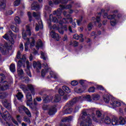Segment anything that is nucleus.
<instances>
[{
	"instance_id": "nucleus-1",
	"label": "nucleus",
	"mask_w": 126,
	"mask_h": 126,
	"mask_svg": "<svg viewBox=\"0 0 126 126\" xmlns=\"http://www.w3.org/2000/svg\"><path fill=\"white\" fill-rule=\"evenodd\" d=\"M89 112H91V109H84L83 110V115L81 117L79 118L78 122V124H80V126H93L92 125V120L90 117L92 118L93 121L97 122V118L94 113L93 112L91 115H88V116H86Z\"/></svg>"
},
{
	"instance_id": "nucleus-2",
	"label": "nucleus",
	"mask_w": 126,
	"mask_h": 126,
	"mask_svg": "<svg viewBox=\"0 0 126 126\" xmlns=\"http://www.w3.org/2000/svg\"><path fill=\"white\" fill-rule=\"evenodd\" d=\"M27 35H29V36H31V27H30V25H27L26 26V31H23L22 33V37L23 39L25 40H26L27 42L25 44V51L26 52H27L28 51V44L30 43V39L29 38H27L26 37Z\"/></svg>"
},
{
	"instance_id": "nucleus-3",
	"label": "nucleus",
	"mask_w": 126,
	"mask_h": 126,
	"mask_svg": "<svg viewBox=\"0 0 126 126\" xmlns=\"http://www.w3.org/2000/svg\"><path fill=\"white\" fill-rule=\"evenodd\" d=\"M54 22V23H59V24H66L67 21L64 18L62 19V16L60 17H56L52 14H51L49 16V20L48 21V23L49 25L51 24L50 22Z\"/></svg>"
},
{
	"instance_id": "nucleus-4",
	"label": "nucleus",
	"mask_w": 126,
	"mask_h": 126,
	"mask_svg": "<svg viewBox=\"0 0 126 126\" xmlns=\"http://www.w3.org/2000/svg\"><path fill=\"white\" fill-rule=\"evenodd\" d=\"M26 61V56L25 55H23L22 59L18 61L17 66V72L19 75H22L24 72L23 70L21 69V66H23L24 68H25V61Z\"/></svg>"
},
{
	"instance_id": "nucleus-5",
	"label": "nucleus",
	"mask_w": 126,
	"mask_h": 126,
	"mask_svg": "<svg viewBox=\"0 0 126 126\" xmlns=\"http://www.w3.org/2000/svg\"><path fill=\"white\" fill-rule=\"evenodd\" d=\"M40 14L39 12H37L36 13L33 12L32 14V16L37 19L38 23V24H36L35 26L36 31H39V29H40V28L41 29H43V23L42 22V20L40 18Z\"/></svg>"
},
{
	"instance_id": "nucleus-6",
	"label": "nucleus",
	"mask_w": 126,
	"mask_h": 126,
	"mask_svg": "<svg viewBox=\"0 0 126 126\" xmlns=\"http://www.w3.org/2000/svg\"><path fill=\"white\" fill-rule=\"evenodd\" d=\"M122 18V14H118V15L112 14L109 15L108 16V19H110V24L112 26H115L117 25L118 23V19Z\"/></svg>"
},
{
	"instance_id": "nucleus-7",
	"label": "nucleus",
	"mask_w": 126,
	"mask_h": 126,
	"mask_svg": "<svg viewBox=\"0 0 126 126\" xmlns=\"http://www.w3.org/2000/svg\"><path fill=\"white\" fill-rule=\"evenodd\" d=\"M2 37L5 40L9 41L11 44H13L15 43L13 37L16 38V34H14L11 31H9Z\"/></svg>"
},
{
	"instance_id": "nucleus-8",
	"label": "nucleus",
	"mask_w": 126,
	"mask_h": 126,
	"mask_svg": "<svg viewBox=\"0 0 126 126\" xmlns=\"http://www.w3.org/2000/svg\"><path fill=\"white\" fill-rule=\"evenodd\" d=\"M126 120L123 117H120L118 120V118L115 117L112 119V125L113 126H119V125H126Z\"/></svg>"
},
{
	"instance_id": "nucleus-9",
	"label": "nucleus",
	"mask_w": 126,
	"mask_h": 126,
	"mask_svg": "<svg viewBox=\"0 0 126 126\" xmlns=\"http://www.w3.org/2000/svg\"><path fill=\"white\" fill-rule=\"evenodd\" d=\"M42 66L44 68L41 70V76L44 77L47 73H48V72L49 71V69H50V68L49 67V66H48V64L46 62H44L42 64Z\"/></svg>"
},
{
	"instance_id": "nucleus-10",
	"label": "nucleus",
	"mask_w": 126,
	"mask_h": 126,
	"mask_svg": "<svg viewBox=\"0 0 126 126\" xmlns=\"http://www.w3.org/2000/svg\"><path fill=\"white\" fill-rule=\"evenodd\" d=\"M9 48V45L7 42H5L3 45L2 44H0V50L1 53L4 55L7 50H8Z\"/></svg>"
},
{
	"instance_id": "nucleus-11",
	"label": "nucleus",
	"mask_w": 126,
	"mask_h": 126,
	"mask_svg": "<svg viewBox=\"0 0 126 126\" xmlns=\"http://www.w3.org/2000/svg\"><path fill=\"white\" fill-rule=\"evenodd\" d=\"M23 111L26 113V115L28 116V117H31V113L29 111L28 108H26L24 106H22L19 107V113H23Z\"/></svg>"
},
{
	"instance_id": "nucleus-12",
	"label": "nucleus",
	"mask_w": 126,
	"mask_h": 126,
	"mask_svg": "<svg viewBox=\"0 0 126 126\" xmlns=\"http://www.w3.org/2000/svg\"><path fill=\"white\" fill-rule=\"evenodd\" d=\"M33 68L36 69L37 72H40L41 68H42V64L40 62H33Z\"/></svg>"
},
{
	"instance_id": "nucleus-13",
	"label": "nucleus",
	"mask_w": 126,
	"mask_h": 126,
	"mask_svg": "<svg viewBox=\"0 0 126 126\" xmlns=\"http://www.w3.org/2000/svg\"><path fill=\"white\" fill-rule=\"evenodd\" d=\"M110 105L112 108H117L120 107L121 102L117 100H112L110 102Z\"/></svg>"
},
{
	"instance_id": "nucleus-14",
	"label": "nucleus",
	"mask_w": 126,
	"mask_h": 126,
	"mask_svg": "<svg viewBox=\"0 0 126 126\" xmlns=\"http://www.w3.org/2000/svg\"><path fill=\"white\" fill-rule=\"evenodd\" d=\"M63 14L65 17H66V19L64 18L66 21H67L66 23H68V21H69V22H72V18H71L70 14H67V12L65 11L63 12Z\"/></svg>"
},
{
	"instance_id": "nucleus-15",
	"label": "nucleus",
	"mask_w": 126,
	"mask_h": 126,
	"mask_svg": "<svg viewBox=\"0 0 126 126\" xmlns=\"http://www.w3.org/2000/svg\"><path fill=\"white\" fill-rule=\"evenodd\" d=\"M56 113H57L56 106H52L49 108L48 111V115H49V116H54Z\"/></svg>"
},
{
	"instance_id": "nucleus-16",
	"label": "nucleus",
	"mask_w": 126,
	"mask_h": 126,
	"mask_svg": "<svg viewBox=\"0 0 126 126\" xmlns=\"http://www.w3.org/2000/svg\"><path fill=\"white\" fill-rule=\"evenodd\" d=\"M2 118L5 120V121H9L10 120V114L8 111H6L4 113L1 114Z\"/></svg>"
},
{
	"instance_id": "nucleus-17",
	"label": "nucleus",
	"mask_w": 126,
	"mask_h": 126,
	"mask_svg": "<svg viewBox=\"0 0 126 126\" xmlns=\"http://www.w3.org/2000/svg\"><path fill=\"white\" fill-rule=\"evenodd\" d=\"M70 104L71 103H70L65 106V107H66V109L64 110V114H71L72 112V108L70 107Z\"/></svg>"
},
{
	"instance_id": "nucleus-18",
	"label": "nucleus",
	"mask_w": 126,
	"mask_h": 126,
	"mask_svg": "<svg viewBox=\"0 0 126 126\" xmlns=\"http://www.w3.org/2000/svg\"><path fill=\"white\" fill-rule=\"evenodd\" d=\"M26 64H27V69L26 71L27 72V74L30 76V77H32V75L31 74V72L30 71V63L29 61H26Z\"/></svg>"
},
{
	"instance_id": "nucleus-19",
	"label": "nucleus",
	"mask_w": 126,
	"mask_h": 126,
	"mask_svg": "<svg viewBox=\"0 0 126 126\" xmlns=\"http://www.w3.org/2000/svg\"><path fill=\"white\" fill-rule=\"evenodd\" d=\"M32 10H39V9H40V6L38 4V2H33L32 3Z\"/></svg>"
},
{
	"instance_id": "nucleus-20",
	"label": "nucleus",
	"mask_w": 126,
	"mask_h": 126,
	"mask_svg": "<svg viewBox=\"0 0 126 126\" xmlns=\"http://www.w3.org/2000/svg\"><path fill=\"white\" fill-rule=\"evenodd\" d=\"M50 34L52 37L57 40V41H59V40H60V36H59V34L56 33L55 31H51L50 32Z\"/></svg>"
},
{
	"instance_id": "nucleus-21",
	"label": "nucleus",
	"mask_w": 126,
	"mask_h": 126,
	"mask_svg": "<svg viewBox=\"0 0 126 126\" xmlns=\"http://www.w3.org/2000/svg\"><path fill=\"white\" fill-rule=\"evenodd\" d=\"M73 39H75V40H78V39H80V42H83L84 41V39H83V34H80V35H78L77 34H75L73 36Z\"/></svg>"
},
{
	"instance_id": "nucleus-22",
	"label": "nucleus",
	"mask_w": 126,
	"mask_h": 126,
	"mask_svg": "<svg viewBox=\"0 0 126 126\" xmlns=\"http://www.w3.org/2000/svg\"><path fill=\"white\" fill-rule=\"evenodd\" d=\"M43 101L44 102V103H49V102H51V101H52V96H48L46 94H45L43 96Z\"/></svg>"
},
{
	"instance_id": "nucleus-23",
	"label": "nucleus",
	"mask_w": 126,
	"mask_h": 126,
	"mask_svg": "<svg viewBox=\"0 0 126 126\" xmlns=\"http://www.w3.org/2000/svg\"><path fill=\"white\" fill-rule=\"evenodd\" d=\"M61 101V96L59 95H56L54 98H53L51 99V102L58 103V102H60Z\"/></svg>"
},
{
	"instance_id": "nucleus-24",
	"label": "nucleus",
	"mask_w": 126,
	"mask_h": 126,
	"mask_svg": "<svg viewBox=\"0 0 126 126\" xmlns=\"http://www.w3.org/2000/svg\"><path fill=\"white\" fill-rule=\"evenodd\" d=\"M1 84L2 85L1 87H0L1 90L3 91L8 89V85H7V82L5 81L3 84L2 83H1Z\"/></svg>"
},
{
	"instance_id": "nucleus-25",
	"label": "nucleus",
	"mask_w": 126,
	"mask_h": 126,
	"mask_svg": "<svg viewBox=\"0 0 126 126\" xmlns=\"http://www.w3.org/2000/svg\"><path fill=\"white\" fill-rule=\"evenodd\" d=\"M62 10L63 9L61 8V9H58L57 11H54L53 12V15H56L57 17H60L62 14Z\"/></svg>"
},
{
	"instance_id": "nucleus-26",
	"label": "nucleus",
	"mask_w": 126,
	"mask_h": 126,
	"mask_svg": "<svg viewBox=\"0 0 126 126\" xmlns=\"http://www.w3.org/2000/svg\"><path fill=\"white\" fill-rule=\"evenodd\" d=\"M3 105L4 106V107H5V108H6V109H8V110H10V109H11V105L10 103L7 102V100L4 101L3 102Z\"/></svg>"
},
{
	"instance_id": "nucleus-27",
	"label": "nucleus",
	"mask_w": 126,
	"mask_h": 126,
	"mask_svg": "<svg viewBox=\"0 0 126 126\" xmlns=\"http://www.w3.org/2000/svg\"><path fill=\"white\" fill-rule=\"evenodd\" d=\"M27 87L28 89H29L31 91V92L32 94V95H34L35 91L34 90V87L31 84H29L28 85Z\"/></svg>"
},
{
	"instance_id": "nucleus-28",
	"label": "nucleus",
	"mask_w": 126,
	"mask_h": 126,
	"mask_svg": "<svg viewBox=\"0 0 126 126\" xmlns=\"http://www.w3.org/2000/svg\"><path fill=\"white\" fill-rule=\"evenodd\" d=\"M73 117L72 116H69L67 117H65L62 120V122L63 123H65L66 122H68L69 123V122H71L72 121Z\"/></svg>"
},
{
	"instance_id": "nucleus-29",
	"label": "nucleus",
	"mask_w": 126,
	"mask_h": 126,
	"mask_svg": "<svg viewBox=\"0 0 126 126\" xmlns=\"http://www.w3.org/2000/svg\"><path fill=\"white\" fill-rule=\"evenodd\" d=\"M27 102H32L33 101V99L32 98V95H31V93H28L26 94Z\"/></svg>"
},
{
	"instance_id": "nucleus-30",
	"label": "nucleus",
	"mask_w": 126,
	"mask_h": 126,
	"mask_svg": "<svg viewBox=\"0 0 126 126\" xmlns=\"http://www.w3.org/2000/svg\"><path fill=\"white\" fill-rule=\"evenodd\" d=\"M60 7L62 8V9H70L71 7H72V5L71 4H68L66 6H63V5H60Z\"/></svg>"
},
{
	"instance_id": "nucleus-31",
	"label": "nucleus",
	"mask_w": 126,
	"mask_h": 126,
	"mask_svg": "<svg viewBox=\"0 0 126 126\" xmlns=\"http://www.w3.org/2000/svg\"><path fill=\"white\" fill-rule=\"evenodd\" d=\"M50 74L51 77H53V78H54V79H58V78H59V75L57 73H55L54 72H53V71L50 72Z\"/></svg>"
},
{
	"instance_id": "nucleus-32",
	"label": "nucleus",
	"mask_w": 126,
	"mask_h": 126,
	"mask_svg": "<svg viewBox=\"0 0 126 126\" xmlns=\"http://www.w3.org/2000/svg\"><path fill=\"white\" fill-rule=\"evenodd\" d=\"M36 48L37 50H39V48H42L43 47V43L41 40H39L36 43Z\"/></svg>"
},
{
	"instance_id": "nucleus-33",
	"label": "nucleus",
	"mask_w": 126,
	"mask_h": 126,
	"mask_svg": "<svg viewBox=\"0 0 126 126\" xmlns=\"http://www.w3.org/2000/svg\"><path fill=\"white\" fill-rule=\"evenodd\" d=\"M5 7V0H0V9Z\"/></svg>"
},
{
	"instance_id": "nucleus-34",
	"label": "nucleus",
	"mask_w": 126,
	"mask_h": 126,
	"mask_svg": "<svg viewBox=\"0 0 126 126\" xmlns=\"http://www.w3.org/2000/svg\"><path fill=\"white\" fill-rule=\"evenodd\" d=\"M103 100L105 102L109 103V102H110V96H109V95L105 94L103 96Z\"/></svg>"
},
{
	"instance_id": "nucleus-35",
	"label": "nucleus",
	"mask_w": 126,
	"mask_h": 126,
	"mask_svg": "<svg viewBox=\"0 0 126 126\" xmlns=\"http://www.w3.org/2000/svg\"><path fill=\"white\" fill-rule=\"evenodd\" d=\"M11 29L15 33H17L19 31L18 27L14 26L13 25L11 26Z\"/></svg>"
},
{
	"instance_id": "nucleus-36",
	"label": "nucleus",
	"mask_w": 126,
	"mask_h": 126,
	"mask_svg": "<svg viewBox=\"0 0 126 126\" xmlns=\"http://www.w3.org/2000/svg\"><path fill=\"white\" fill-rule=\"evenodd\" d=\"M104 123L106 125H110L111 123V119L109 117L107 116L104 120Z\"/></svg>"
},
{
	"instance_id": "nucleus-37",
	"label": "nucleus",
	"mask_w": 126,
	"mask_h": 126,
	"mask_svg": "<svg viewBox=\"0 0 126 126\" xmlns=\"http://www.w3.org/2000/svg\"><path fill=\"white\" fill-rule=\"evenodd\" d=\"M63 89L66 93H70V89H69V88H68V87H66V86H63Z\"/></svg>"
},
{
	"instance_id": "nucleus-38",
	"label": "nucleus",
	"mask_w": 126,
	"mask_h": 126,
	"mask_svg": "<svg viewBox=\"0 0 126 126\" xmlns=\"http://www.w3.org/2000/svg\"><path fill=\"white\" fill-rule=\"evenodd\" d=\"M18 100H21L22 98H23V94L20 92H19L16 95Z\"/></svg>"
},
{
	"instance_id": "nucleus-39",
	"label": "nucleus",
	"mask_w": 126,
	"mask_h": 126,
	"mask_svg": "<svg viewBox=\"0 0 126 126\" xmlns=\"http://www.w3.org/2000/svg\"><path fill=\"white\" fill-rule=\"evenodd\" d=\"M41 59H43L44 61H46L47 60V54L45 53H44L43 52H41Z\"/></svg>"
},
{
	"instance_id": "nucleus-40",
	"label": "nucleus",
	"mask_w": 126,
	"mask_h": 126,
	"mask_svg": "<svg viewBox=\"0 0 126 126\" xmlns=\"http://www.w3.org/2000/svg\"><path fill=\"white\" fill-rule=\"evenodd\" d=\"M92 97L93 100L96 101L99 99V98H100V95H99L98 94H93L92 95Z\"/></svg>"
},
{
	"instance_id": "nucleus-41",
	"label": "nucleus",
	"mask_w": 126,
	"mask_h": 126,
	"mask_svg": "<svg viewBox=\"0 0 126 126\" xmlns=\"http://www.w3.org/2000/svg\"><path fill=\"white\" fill-rule=\"evenodd\" d=\"M14 20L16 23H17V24H20V23H21V20H20V18L18 16L15 17Z\"/></svg>"
},
{
	"instance_id": "nucleus-42",
	"label": "nucleus",
	"mask_w": 126,
	"mask_h": 126,
	"mask_svg": "<svg viewBox=\"0 0 126 126\" xmlns=\"http://www.w3.org/2000/svg\"><path fill=\"white\" fill-rule=\"evenodd\" d=\"M10 70L11 72H14L15 71V64H11L10 66Z\"/></svg>"
},
{
	"instance_id": "nucleus-43",
	"label": "nucleus",
	"mask_w": 126,
	"mask_h": 126,
	"mask_svg": "<svg viewBox=\"0 0 126 126\" xmlns=\"http://www.w3.org/2000/svg\"><path fill=\"white\" fill-rule=\"evenodd\" d=\"M30 41L31 42L30 47L32 48V47H33V46L35 45V40H34V38H31L30 40Z\"/></svg>"
},
{
	"instance_id": "nucleus-44",
	"label": "nucleus",
	"mask_w": 126,
	"mask_h": 126,
	"mask_svg": "<svg viewBox=\"0 0 126 126\" xmlns=\"http://www.w3.org/2000/svg\"><path fill=\"white\" fill-rule=\"evenodd\" d=\"M96 116L97 117V118H101V116H102V113L100 110H96Z\"/></svg>"
},
{
	"instance_id": "nucleus-45",
	"label": "nucleus",
	"mask_w": 126,
	"mask_h": 126,
	"mask_svg": "<svg viewBox=\"0 0 126 126\" xmlns=\"http://www.w3.org/2000/svg\"><path fill=\"white\" fill-rule=\"evenodd\" d=\"M101 12H102V13H104V15H103L104 18H106L107 17L108 18V16H109V15L108 16V13H105V12H106V11L105 10V9H102L101 10Z\"/></svg>"
},
{
	"instance_id": "nucleus-46",
	"label": "nucleus",
	"mask_w": 126,
	"mask_h": 126,
	"mask_svg": "<svg viewBox=\"0 0 126 126\" xmlns=\"http://www.w3.org/2000/svg\"><path fill=\"white\" fill-rule=\"evenodd\" d=\"M20 4V0H17L14 2V6H18Z\"/></svg>"
},
{
	"instance_id": "nucleus-47",
	"label": "nucleus",
	"mask_w": 126,
	"mask_h": 126,
	"mask_svg": "<svg viewBox=\"0 0 126 126\" xmlns=\"http://www.w3.org/2000/svg\"><path fill=\"white\" fill-rule=\"evenodd\" d=\"M89 92L94 93L95 92V88L94 87H90L88 90Z\"/></svg>"
},
{
	"instance_id": "nucleus-48",
	"label": "nucleus",
	"mask_w": 126,
	"mask_h": 126,
	"mask_svg": "<svg viewBox=\"0 0 126 126\" xmlns=\"http://www.w3.org/2000/svg\"><path fill=\"white\" fill-rule=\"evenodd\" d=\"M77 23V25L79 26L81 25V22L82 21V18H81L79 20H75Z\"/></svg>"
},
{
	"instance_id": "nucleus-49",
	"label": "nucleus",
	"mask_w": 126,
	"mask_h": 126,
	"mask_svg": "<svg viewBox=\"0 0 126 126\" xmlns=\"http://www.w3.org/2000/svg\"><path fill=\"white\" fill-rule=\"evenodd\" d=\"M71 85H72V86H76V85H77V84H78V82H77V81H76L75 80H74L71 82Z\"/></svg>"
},
{
	"instance_id": "nucleus-50",
	"label": "nucleus",
	"mask_w": 126,
	"mask_h": 126,
	"mask_svg": "<svg viewBox=\"0 0 126 126\" xmlns=\"http://www.w3.org/2000/svg\"><path fill=\"white\" fill-rule=\"evenodd\" d=\"M74 91L76 92L77 93H82L83 92V91L81 89H75Z\"/></svg>"
},
{
	"instance_id": "nucleus-51",
	"label": "nucleus",
	"mask_w": 126,
	"mask_h": 126,
	"mask_svg": "<svg viewBox=\"0 0 126 126\" xmlns=\"http://www.w3.org/2000/svg\"><path fill=\"white\" fill-rule=\"evenodd\" d=\"M59 93L61 96H63V95H64V92L61 89H60L59 90Z\"/></svg>"
},
{
	"instance_id": "nucleus-52",
	"label": "nucleus",
	"mask_w": 126,
	"mask_h": 126,
	"mask_svg": "<svg viewBox=\"0 0 126 126\" xmlns=\"http://www.w3.org/2000/svg\"><path fill=\"white\" fill-rule=\"evenodd\" d=\"M4 79V75L3 74L0 75V83H1V81H2Z\"/></svg>"
},
{
	"instance_id": "nucleus-53",
	"label": "nucleus",
	"mask_w": 126,
	"mask_h": 126,
	"mask_svg": "<svg viewBox=\"0 0 126 126\" xmlns=\"http://www.w3.org/2000/svg\"><path fill=\"white\" fill-rule=\"evenodd\" d=\"M100 16H101V13H99L98 14V16L96 17V21L98 23H99V22H100V21L101 20L100 19Z\"/></svg>"
},
{
	"instance_id": "nucleus-54",
	"label": "nucleus",
	"mask_w": 126,
	"mask_h": 126,
	"mask_svg": "<svg viewBox=\"0 0 126 126\" xmlns=\"http://www.w3.org/2000/svg\"><path fill=\"white\" fill-rule=\"evenodd\" d=\"M28 15L29 16V19L30 22H31V21H32V16H31V12H28Z\"/></svg>"
},
{
	"instance_id": "nucleus-55",
	"label": "nucleus",
	"mask_w": 126,
	"mask_h": 126,
	"mask_svg": "<svg viewBox=\"0 0 126 126\" xmlns=\"http://www.w3.org/2000/svg\"><path fill=\"white\" fill-rule=\"evenodd\" d=\"M24 122H26L27 123H28V124H30V120H29V118L27 117H24Z\"/></svg>"
},
{
	"instance_id": "nucleus-56",
	"label": "nucleus",
	"mask_w": 126,
	"mask_h": 126,
	"mask_svg": "<svg viewBox=\"0 0 126 126\" xmlns=\"http://www.w3.org/2000/svg\"><path fill=\"white\" fill-rule=\"evenodd\" d=\"M92 29V24L90 23L88 26V30H89V31H91Z\"/></svg>"
},
{
	"instance_id": "nucleus-57",
	"label": "nucleus",
	"mask_w": 126,
	"mask_h": 126,
	"mask_svg": "<svg viewBox=\"0 0 126 126\" xmlns=\"http://www.w3.org/2000/svg\"><path fill=\"white\" fill-rule=\"evenodd\" d=\"M55 4H59L61 3V0H52Z\"/></svg>"
},
{
	"instance_id": "nucleus-58",
	"label": "nucleus",
	"mask_w": 126,
	"mask_h": 126,
	"mask_svg": "<svg viewBox=\"0 0 126 126\" xmlns=\"http://www.w3.org/2000/svg\"><path fill=\"white\" fill-rule=\"evenodd\" d=\"M96 88H97V89H99L100 90H104V89L102 86L96 85Z\"/></svg>"
},
{
	"instance_id": "nucleus-59",
	"label": "nucleus",
	"mask_w": 126,
	"mask_h": 126,
	"mask_svg": "<svg viewBox=\"0 0 126 126\" xmlns=\"http://www.w3.org/2000/svg\"><path fill=\"white\" fill-rule=\"evenodd\" d=\"M49 108V106L47 105H44L43 106V109L44 110V111H46V110H47V109H48Z\"/></svg>"
},
{
	"instance_id": "nucleus-60",
	"label": "nucleus",
	"mask_w": 126,
	"mask_h": 126,
	"mask_svg": "<svg viewBox=\"0 0 126 126\" xmlns=\"http://www.w3.org/2000/svg\"><path fill=\"white\" fill-rule=\"evenodd\" d=\"M20 49L21 51H23V50L24 49V47H23V44H22V43L20 44Z\"/></svg>"
},
{
	"instance_id": "nucleus-61",
	"label": "nucleus",
	"mask_w": 126,
	"mask_h": 126,
	"mask_svg": "<svg viewBox=\"0 0 126 126\" xmlns=\"http://www.w3.org/2000/svg\"><path fill=\"white\" fill-rule=\"evenodd\" d=\"M17 120L18 123H21V120H20V115L17 116Z\"/></svg>"
},
{
	"instance_id": "nucleus-62",
	"label": "nucleus",
	"mask_w": 126,
	"mask_h": 126,
	"mask_svg": "<svg viewBox=\"0 0 126 126\" xmlns=\"http://www.w3.org/2000/svg\"><path fill=\"white\" fill-rule=\"evenodd\" d=\"M119 10H113L111 12V13H113V14H117V13H118Z\"/></svg>"
},
{
	"instance_id": "nucleus-63",
	"label": "nucleus",
	"mask_w": 126,
	"mask_h": 126,
	"mask_svg": "<svg viewBox=\"0 0 126 126\" xmlns=\"http://www.w3.org/2000/svg\"><path fill=\"white\" fill-rule=\"evenodd\" d=\"M68 2V0H61L60 2H62V3H67Z\"/></svg>"
},
{
	"instance_id": "nucleus-64",
	"label": "nucleus",
	"mask_w": 126,
	"mask_h": 126,
	"mask_svg": "<svg viewBox=\"0 0 126 126\" xmlns=\"http://www.w3.org/2000/svg\"><path fill=\"white\" fill-rule=\"evenodd\" d=\"M17 59H20V52H18L16 56Z\"/></svg>"
}]
</instances>
